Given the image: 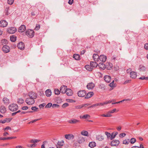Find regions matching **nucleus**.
Returning <instances> with one entry per match:
<instances>
[{
  "instance_id": "f257e3e1",
  "label": "nucleus",
  "mask_w": 148,
  "mask_h": 148,
  "mask_svg": "<svg viewBox=\"0 0 148 148\" xmlns=\"http://www.w3.org/2000/svg\"><path fill=\"white\" fill-rule=\"evenodd\" d=\"M9 109L11 111H15L18 110V106L16 104L12 103L10 104L9 106Z\"/></svg>"
},
{
  "instance_id": "f03ea898",
  "label": "nucleus",
  "mask_w": 148,
  "mask_h": 148,
  "mask_svg": "<svg viewBox=\"0 0 148 148\" xmlns=\"http://www.w3.org/2000/svg\"><path fill=\"white\" fill-rule=\"evenodd\" d=\"M26 34L30 38H32L34 35V32L33 30L29 29L27 30Z\"/></svg>"
},
{
  "instance_id": "7ed1b4c3",
  "label": "nucleus",
  "mask_w": 148,
  "mask_h": 148,
  "mask_svg": "<svg viewBox=\"0 0 148 148\" xmlns=\"http://www.w3.org/2000/svg\"><path fill=\"white\" fill-rule=\"evenodd\" d=\"M25 102L26 103L29 105H32L34 103L35 101L34 99L29 97L26 99Z\"/></svg>"
},
{
  "instance_id": "20e7f679",
  "label": "nucleus",
  "mask_w": 148,
  "mask_h": 148,
  "mask_svg": "<svg viewBox=\"0 0 148 148\" xmlns=\"http://www.w3.org/2000/svg\"><path fill=\"white\" fill-rule=\"evenodd\" d=\"M28 95L29 98H31L33 99H35L37 98L36 94L32 91L29 92Z\"/></svg>"
},
{
  "instance_id": "39448f33",
  "label": "nucleus",
  "mask_w": 148,
  "mask_h": 148,
  "mask_svg": "<svg viewBox=\"0 0 148 148\" xmlns=\"http://www.w3.org/2000/svg\"><path fill=\"white\" fill-rule=\"evenodd\" d=\"M2 50L4 53H6L10 51V49L8 46L4 45L2 48Z\"/></svg>"
},
{
  "instance_id": "423d86ee",
  "label": "nucleus",
  "mask_w": 148,
  "mask_h": 148,
  "mask_svg": "<svg viewBox=\"0 0 148 148\" xmlns=\"http://www.w3.org/2000/svg\"><path fill=\"white\" fill-rule=\"evenodd\" d=\"M119 141L118 140H113L111 143L112 146H117L119 144Z\"/></svg>"
},
{
  "instance_id": "0eeeda50",
  "label": "nucleus",
  "mask_w": 148,
  "mask_h": 148,
  "mask_svg": "<svg viewBox=\"0 0 148 148\" xmlns=\"http://www.w3.org/2000/svg\"><path fill=\"white\" fill-rule=\"evenodd\" d=\"M8 22L5 20L0 21V27H6L8 25Z\"/></svg>"
},
{
  "instance_id": "6e6552de",
  "label": "nucleus",
  "mask_w": 148,
  "mask_h": 148,
  "mask_svg": "<svg viewBox=\"0 0 148 148\" xmlns=\"http://www.w3.org/2000/svg\"><path fill=\"white\" fill-rule=\"evenodd\" d=\"M78 96L79 97H84L86 94L85 91L84 90H81L79 91L77 93Z\"/></svg>"
},
{
  "instance_id": "1a4fd4ad",
  "label": "nucleus",
  "mask_w": 148,
  "mask_h": 148,
  "mask_svg": "<svg viewBox=\"0 0 148 148\" xmlns=\"http://www.w3.org/2000/svg\"><path fill=\"white\" fill-rule=\"evenodd\" d=\"M68 122L71 124H76L79 122V121L75 119H72L68 120Z\"/></svg>"
},
{
  "instance_id": "9d476101",
  "label": "nucleus",
  "mask_w": 148,
  "mask_h": 148,
  "mask_svg": "<svg viewBox=\"0 0 148 148\" xmlns=\"http://www.w3.org/2000/svg\"><path fill=\"white\" fill-rule=\"evenodd\" d=\"M16 31V29L15 27H11L8 29V32L10 34H14Z\"/></svg>"
},
{
  "instance_id": "9b49d317",
  "label": "nucleus",
  "mask_w": 148,
  "mask_h": 148,
  "mask_svg": "<svg viewBox=\"0 0 148 148\" xmlns=\"http://www.w3.org/2000/svg\"><path fill=\"white\" fill-rule=\"evenodd\" d=\"M67 89V86H62L60 89V92L62 93H66V90Z\"/></svg>"
},
{
  "instance_id": "f8f14e48",
  "label": "nucleus",
  "mask_w": 148,
  "mask_h": 148,
  "mask_svg": "<svg viewBox=\"0 0 148 148\" xmlns=\"http://www.w3.org/2000/svg\"><path fill=\"white\" fill-rule=\"evenodd\" d=\"M85 139L83 137L79 135L78 136V143L79 144L83 143L85 142Z\"/></svg>"
},
{
  "instance_id": "ddd939ff",
  "label": "nucleus",
  "mask_w": 148,
  "mask_h": 148,
  "mask_svg": "<svg viewBox=\"0 0 148 148\" xmlns=\"http://www.w3.org/2000/svg\"><path fill=\"white\" fill-rule=\"evenodd\" d=\"M17 47L19 49L23 50L24 49V44L23 42H20L18 44Z\"/></svg>"
},
{
  "instance_id": "4468645a",
  "label": "nucleus",
  "mask_w": 148,
  "mask_h": 148,
  "mask_svg": "<svg viewBox=\"0 0 148 148\" xmlns=\"http://www.w3.org/2000/svg\"><path fill=\"white\" fill-rule=\"evenodd\" d=\"M95 85L92 82L89 83L87 85V87L88 89H92L95 87Z\"/></svg>"
},
{
  "instance_id": "2eb2a0df",
  "label": "nucleus",
  "mask_w": 148,
  "mask_h": 148,
  "mask_svg": "<svg viewBox=\"0 0 148 148\" xmlns=\"http://www.w3.org/2000/svg\"><path fill=\"white\" fill-rule=\"evenodd\" d=\"M107 59V57L104 55H101L99 56V60L103 62H105Z\"/></svg>"
},
{
  "instance_id": "dca6fc26",
  "label": "nucleus",
  "mask_w": 148,
  "mask_h": 148,
  "mask_svg": "<svg viewBox=\"0 0 148 148\" xmlns=\"http://www.w3.org/2000/svg\"><path fill=\"white\" fill-rule=\"evenodd\" d=\"M65 137L66 139L68 140L73 139L74 138V136L72 134H66Z\"/></svg>"
},
{
  "instance_id": "f3484780",
  "label": "nucleus",
  "mask_w": 148,
  "mask_h": 148,
  "mask_svg": "<svg viewBox=\"0 0 148 148\" xmlns=\"http://www.w3.org/2000/svg\"><path fill=\"white\" fill-rule=\"evenodd\" d=\"M26 29V27L24 25H22L18 29V32L22 33L24 32Z\"/></svg>"
},
{
  "instance_id": "a211bd4d",
  "label": "nucleus",
  "mask_w": 148,
  "mask_h": 148,
  "mask_svg": "<svg viewBox=\"0 0 148 148\" xmlns=\"http://www.w3.org/2000/svg\"><path fill=\"white\" fill-rule=\"evenodd\" d=\"M104 78L105 81L108 83L110 82L111 80V77L109 75H105Z\"/></svg>"
},
{
  "instance_id": "6ab92c4d",
  "label": "nucleus",
  "mask_w": 148,
  "mask_h": 148,
  "mask_svg": "<svg viewBox=\"0 0 148 148\" xmlns=\"http://www.w3.org/2000/svg\"><path fill=\"white\" fill-rule=\"evenodd\" d=\"M93 58L95 61H98L99 60V56L96 54H94L93 55Z\"/></svg>"
},
{
  "instance_id": "aec40b11",
  "label": "nucleus",
  "mask_w": 148,
  "mask_h": 148,
  "mask_svg": "<svg viewBox=\"0 0 148 148\" xmlns=\"http://www.w3.org/2000/svg\"><path fill=\"white\" fill-rule=\"evenodd\" d=\"M6 110L5 107L4 106H1L0 107V112L2 114H3L6 112Z\"/></svg>"
},
{
  "instance_id": "412c9836",
  "label": "nucleus",
  "mask_w": 148,
  "mask_h": 148,
  "mask_svg": "<svg viewBox=\"0 0 148 148\" xmlns=\"http://www.w3.org/2000/svg\"><path fill=\"white\" fill-rule=\"evenodd\" d=\"M66 94L69 96L72 95L73 94V92L72 90L69 88H68L66 90Z\"/></svg>"
},
{
  "instance_id": "4be33fe9",
  "label": "nucleus",
  "mask_w": 148,
  "mask_h": 148,
  "mask_svg": "<svg viewBox=\"0 0 148 148\" xmlns=\"http://www.w3.org/2000/svg\"><path fill=\"white\" fill-rule=\"evenodd\" d=\"M103 106V105L102 104V103H97L95 104H94L92 106H90L88 108H93L95 107H96L97 106Z\"/></svg>"
},
{
  "instance_id": "5701e85b",
  "label": "nucleus",
  "mask_w": 148,
  "mask_h": 148,
  "mask_svg": "<svg viewBox=\"0 0 148 148\" xmlns=\"http://www.w3.org/2000/svg\"><path fill=\"white\" fill-rule=\"evenodd\" d=\"M11 119L10 118H5L4 120H0V123H4L5 122H9L11 121Z\"/></svg>"
},
{
  "instance_id": "b1692460",
  "label": "nucleus",
  "mask_w": 148,
  "mask_h": 148,
  "mask_svg": "<svg viewBox=\"0 0 148 148\" xmlns=\"http://www.w3.org/2000/svg\"><path fill=\"white\" fill-rule=\"evenodd\" d=\"M137 76L136 73L135 72H130V77L132 78H135Z\"/></svg>"
},
{
  "instance_id": "393cba45",
  "label": "nucleus",
  "mask_w": 148,
  "mask_h": 148,
  "mask_svg": "<svg viewBox=\"0 0 148 148\" xmlns=\"http://www.w3.org/2000/svg\"><path fill=\"white\" fill-rule=\"evenodd\" d=\"M139 69L140 71H146L147 69L144 66L141 65L139 66Z\"/></svg>"
},
{
  "instance_id": "a878e982",
  "label": "nucleus",
  "mask_w": 148,
  "mask_h": 148,
  "mask_svg": "<svg viewBox=\"0 0 148 148\" xmlns=\"http://www.w3.org/2000/svg\"><path fill=\"white\" fill-rule=\"evenodd\" d=\"M90 64L93 69L94 67H97L98 65V64L96 61L91 62Z\"/></svg>"
},
{
  "instance_id": "bb28decb",
  "label": "nucleus",
  "mask_w": 148,
  "mask_h": 148,
  "mask_svg": "<svg viewBox=\"0 0 148 148\" xmlns=\"http://www.w3.org/2000/svg\"><path fill=\"white\" fill-rule=\"evenodd\" d=\"M94 95L93 92H88L86 96H85V98L86 99H88Z\"/></svg>"
},
{
  "instance_id": "cd10ccee",
  "label": "nucleus",
  "mask_w": 148,
  "mask_h": 148,
  "mask_svg": "<svg viewBox=\"0 0 148 148\" xmlns=\"http://www.w3.org/2000/svg\"><path fill=\"white\" fill-rule=\"evenodd\" d=\"M45 94L47 96L49 97L51 95V92L50 89H48L45 91Z\"/></svg>"
},
{
  "instance_id": "c85d7f7f",
  "label": "nucleus",
  "mask_w": 148,
  "mask_h": 148,
  "mask_svg": "<svg viewBox=\"0 0 148 148\" xmlns=\"http://www.w3.org/2000/svg\"><path fill=\"white\" fill-rule=\"evenodd\" d=\"M85 68L87 70L89 71H91L93 69V68L90 65H86L85 66Z\"/></svg>"
},
{
  "instance_id": "c756f323",
  "label": "nucleus",
  "mask_w": 148,
  "mask_h": 148,
  "mask_svg": "<svg viewBox=\"0 0 148 148\" xmlns=\"http://www.w3.org/2000/svg\"><path fill=\"white\" fill-rule=\"evenodd\" d=\"M88 146L91 148H93L96 146V143L94 142H90L88 145Z\"/></svg>"
},
{
  "instance_id": "7c9ffc66",
  "label": "nucleus",
  "mask_w": 148,
  "mask_h": 148,
  "mask_svg": "<svg viewBox=\"0 0 148 148\" xmlns=\"http://www.w3.org/2000/svg\"><path fill=\"white\" fill-rule=\"evenodd\" d=\"M73 57L75 60H79L80 59V56L78 54H75L73 56Z\"/></svg>"
},
{
  "instance_id": "2f4dec72",
  "label": "nucleus",
  "mask_w": 148,
  "mask_h": 148,
  "mask_svg": "<svg viewBox=\"0 0 148 148\" xmlns=\"http://www.w3.org/2000/svg\"><path fill=\"white\" fill-rule=\"evenodd\" d=\"M96 139L99 141H102L104 139V137L103 136H102L101 135H99L97 136L96 137Z\"/></svg>"
},
{
  "instance_id": "473e14b6",
  "label": "nucleus",
  "mask_w": 148,
  "mask_h": 148,
  "mask_svg": "<svg viewBox=\"0 0 148 148\" xmlns=\"http://www.w3.org/2000/svg\"><path fill=\"white\" fill-rule=\"evenodd\" d=\"M16 39V36H12L10 37V40L12 42H15Z\"/></svg>"
},
{
  "instance_id": "72a5a7b5",
  "label": "nucleus",
  "mask_w": 148,
  "mask_h": 148,
  "mask_svg": "<svg viewBox=\"0 0 148 148\" xmlns=\"http://www.w3.org/2000/svg\"><path fill=\"white\" fill-rule=\"evenodd\" d=\"M3 101L4 104H9V100L7 98H4L3 99Z\"/></svg>"
},
{
  "instance_id": "f704fd0d",
  "label": "nucleus",
  "mask_w": 148,
  "mask_h": 148,
  "mask_svg": "<svg viewBox=\"0 0 148 148\" xmlns=\"http://www.w3.org/2000/svg\"><path fill=\"white\" fill-rule=\"evenodd\" d=\"M81 134L82 135L85 136H88V132L87 131H83L81 132Z\"/></svg>"
},
{
  "instance_id": "c9c22d12",
  "label": "nucleus",
  "mask_w": 148,
  "mask_h": 148,
  "mask_svg": "<svg viewBox=\"0 0 148 148\" xmlns=\"http://www.w3.org/2000/svg\"><path fill=\"white\" fill-rule=\"evenodd\" d=\"M99 66L100 69L103 70L104 69L106 68L105 65L104 64H100Z\"/></svg>"
},
{
  "instance_id": "e433bc0d",
  "label": "nucleus",
  "mask_w": 148,
  "mask_h": 148,
  "mask_svg": "<svg viewBox=\"0 0 148 148\" xmlns=\"http://www.w3.org/2000/svg\"><path fill=\"white\" fill-rule=\"evenodd\" d=\"M24 102V100L22 98H19L18 99L17 103L19 104H21Z\"/></svg>"
},
{
  "instance_id": "4c0bfd02",
  "label": "nucleus",
  "mask_w": 148,
  "mask_h": 148,
  "mask_svg": "<svg viewBox=\"0 0 148 148\" xmlns=\"http://www.w3.org/2000/svg\"><path fill=\"white\" fill-rule=\"evenodd\" d=\"M64 144V141L62 140L61 141L58 142V146L62 147L63 145Z\"/></svg>"
},
{
  "instance_id": "58836bf2",
  "label": "nucleus",
  "mask_w": 148,
  "mask_h": 148,
  "mask_svg": "<svg viewBox=\"0 0 148 148\" xmlns=\"http://www.w3.org/2000/svg\"><path fill=\"white\" fill-rule=\"evenodd\" d=\"M136 141V139L134 138H132L130 139V143L132 144L134 143Z\"/></svg>"
},
{
  "instance_id": "ea45409f",
  "label": "nucleus",
  "mask_w": 148,
  "mask_h": 148,
  "mask_svg": "<svg viewBox=\"0 0 148 148\" xmlns=\"http://www.w3.org/2000/svg\"><path fill=\"white\" fill-rule=\"evenodd\" d=\"M112 64L111 63H107L106 65V66H107V67L109 69H110L111 68H112Z\"/></svg>"
},
{
  "instance_id": "a19ab883",
  "label": "nucleus",
  "mask_w": 148,
  "mask_h": 148,
  "mask_svg": "<svg viewBox=\"0 0 148 148\" xmlns=\"http://www.w3.org/2000/svg\"><path fill=\"white\" fill-rule=\"evenodd\" d=\"M99 88L102 89H105V86L103 84H101L99 86Z\"/></svg>"
},
{
  "instance_id": "79ce46f5",
  "label": "nucleus",
  "mask_w": 148,
  "mask_h": 148,
  "mask_svg": "<svg viewBox=\"0 0 148 148\" xmlns=\"http://www.w3.org/2000/svg\"><path fill=\"white\" fill-rule=\"evenodd\" d=\"M1 43L2 45H3L4 44L7 43L8 41L6 40L5 39H3L1 40Z\"/></svg>"
},
{
  "instance_id": "37998d69",
  "label": "nucleus",
  "mask_w": 148,
  "mask_h": 148,
  "mask_svg": "<svg viewBox=\"0 0 148 148\" xmlns=\"http://www.w3.org/2000/svg\"><path fill=\"white\" fill-rule=\"evenodd\" d=\"M105 134L107 136V137L108 138H110V139L111 135V134L110 133L107 132H105Z\"/></svg>"
},
{
  "instance_id": "c03bdc74",
  "label": "nucleus",
  "mask_w": 148,
  "mask_h": 148,
  "mask_svg": "<svg viewBox=\"0 0 148 148\" xmlns=\"http://www.w3.org/2000/svg\"><path fill=\"white\" fill-rule=\"evenodd\" d=\"M88 117H90L89 115L88 114L84 115L83 116H80V118L81 119H87Z\"/></svg>"
},
{
  "instance_id": "a18cd8bd",
  "label": "nucleus",
  "mask_w": 148,
  "mask_h": 148,
  "mask_svg": "<svg viewBox=\"0 0 148 148\" xmlns=\"http://www.w3.org/2000/svg\"><path fill=\"white\" fill-rule=\"evenodd\" d=\"M52 103H48L46 106H45V108H50L51 106H52Z\"/></svg>"
},
{
  "instance_id": "49530a36",
  "label": "nucleus",
  "mask_w": 148,
  "mask_h": 148,
  "mask_svg": "<svg viewBox=\"0 0 148 148\" xmlns=\"http://www.w3.org/2000/svg\"><path fill=\"white\" fill-rule=\"evenodd\" d=\"M55 94L57 95H58L60 93V91L58 89H55Z\"/></svg>"
},
{
  "instance_id": "de8ad7c7",
  "label": "nucleus",
  "mask_w": 148,
  "mask_h": 148,
  "mask_svg": "<svg viewBox=\"0 0 148 148\" xmlns=\"http://www.w3.org/2000/svg\"><path fill=\"white\" fill-rule=\"evenodd\" d=\"M8 9L9 8H8L7 7L6 8L4 12V13L5 15H9V14L8 13Z\"/></svg>"
},
{
  "instance_id": "09e8293b",
  "label": "nucleus",
  "mask_w": 148,
  "mask_h": 148,
  "mask_svg": "<svg viewBox=\"0 0 148 148\" xmlns=\"http://www.w3.org/2000/svg\"><path fill=\"white\" fill-rule=\"evenodd\" d=\"M112 102V101H110V100H109L108 101H105V102H104L103 103H102V104L103 105V106H104V105H105V104H107L108 103H111V102Z\"/></svg>"
},
{
  "instance_id": "8fccbe9b",
  "label": "nucleus",
  "mask_w": 148,
  "mask_h": 148,
  "mask_svg": "<svg viewBox=\"0 0 148 148\" xmlns=\"http://www.w3.org/2000/svg\"><path fill=\"white\" fill-rule=\"evenodd\" d=\"M14 0H8V3L10 5L12 4L14 2Z\"/></svg>"
},
{
  "instance_id": "3c124183",
  "label": "nucleus",
  "mask_w": 148,
  "mask_h": 148,
  "mask_svg": "<svg viewBox=\"0 0 148 148\" xmlns=\"http://www.w3.org/2000/svg\"><path fill=\"white\" fill-rule=\"evenodd\" d=\"M126 135V134L125 133H122L119 134V137L120 138H123L125 137Z\"/></svg>"
},
{
  "instance_id": "603ef678",
  "label": "nucleus",
  "mask_w": 148,
  "mask_h": 148,
  "mask_svg": "<svg viewBox=\"0 0 148 148\" xmlns=\"http://www.w3.org/2000/svg\"><path fill=\"white\" fill-rule=\"evenodd\" d=\"M130 143V141L127 140H125L123 141V143L125 145H128Z\"/></svg>"
},
{
  "instance_id": "864d4df0",
  "label": "nucleus",
  "mask_w": 148,
  "mask_h": 148,
  "mask_svg": "<svg viewBox=\"0 0 148 148\" xmlns=\"http://www.w3.org/2000/svg\"><path fill=\"white\" fill-rule=\"evenodd\" d=\"M116 109L114 108L112 110H110L108 112V113L109 114H112L114 113V112H115L116 111Z\"/></svg>"
},
{
  "instance_id": "5fc2aeb1",
  "label": "nucleus",
  "mask_w": 148,
  "mask_h": 148,
  "mask_svg": "<svg viewBox=\"0 0 148 148\" xmlns=\"http://www.w3.org/2000/svg\"><path fill=\"white\" fill-rule=\"evenodd\" d=\"M139 79L143 80V79H145V80H148V77H145L144 76H143L142 77H141L139 78Z\"/></svg>"
},
{
  "instance_id": "6e6d98bb",
  "label": "nucleus",
  "mask_w": 148,
  "mask_h": 148,
  "mask_svg": "<svg viewBox=\"0 0 148 148\" xmlns=\"http://www.w3.org/2000/svg\"><path fill=\"white\" fill-rule=\"evenodd\" d=\"M60 106L59 105L56 104H53L52 106V107L53 108H58Z\"/></svg>"
},
{
  "instance_id": "4d7b16f0",
  "label": "nucleus",
  "mask_w": 148,
  "mask_h": 148,
  "mask_svg": "<svg viewBox=\"0 0 148 148\" xmlns=\"http://www.w3.org/2000/svg\"><path fill=\"white\" fill-rule=\"evenodd\" d=\"M83 107H84V105H78V106H76L75 107V108L76 109H81V108H82Z\"/></svg>"
},
{
  "instance_id": "13d9d810",
  "label": "nucleus",
  "mask_w": 148,
  "mask_h": 148,
  "mask_svg": "<svg viewBox=\"0 0 148 148\" xmlns=\"http://www.w3.org/2000/svg\"><path fill=\"white\" fill-rule=\"evenodd\" d=\"M109 86L111 87H114L115 86V84H114V80H113L112 82L109 84Z\"/></svg>"
},
{
  "instance_id": "bf43d9fd",
  "label": "nucleus",
  "mask_w": 148,
  "mask_h": 148,
  "mask_svg": "<svg viewBox=\"0 0 148 148\" xmlns=\"http://www.w3.org/2000/svg\"><path fill=\"white\" fill-rule=\"evenodd\" d=\"M39 140H31V143H36L38 142L39 141Z\"/></svg>"
},
{
  "instance_id": "052dcab7",
  "label": "nucleus",
  "mask_w": 148,
  "mask_h": 148,
  "mask_svg": "<svg viewBox=\"0 0 148 148\" xmlns=\"http://www.w3.org/2000/svg\"><path fill=\"white\" fill-rule=\"evenodd\" d=\"M111 134V135L110 138V140H112L113 138H114L115 137V136L114 135V132L112 133Z\"/></svg>"
},
{
  "instance_id": "680f3d73",
  "label": "nucleus",
  "mask_w": 148,
  "mask_h": 148,
  "mask_svg": "<svg viewBox=\"0 0 148 148\" xmlns=\"http://www.w3.org/2000/svg\"><path fill=\"white\" fill-rule=\"evenodd\" d=\"M69 106V104L68 103H64L62 106V107L63 108H65L67 106Z\"/></svg>"
},
{
  "instance_id": "e2e57ef3",
  "label": "nucleus",
  "mask_w": 148,
  "mask_h": 148,
  "mask_svg": "<svg viewBox=\"0 0 148 148\" xmlns=\"http://www.w3.org/2000/svg\"><path fill=\"white\" fill-rule=\"evenodd\" d=\"M40 119H35V120H33V121H30L28 123L29 124H30V123H34L35 122H36V121H38V120H39Z\"/></svg>"
},
{
  "instance_id": "0e129e2a",
  "label": "nucleus",
  "mask_w": 148,
  "mask_h": 148,
  "mask_svg": "<svg viewBox=\"0 0 148 148\" xmlns=\"http://www.w3.org/2000/svg\"><path fill=\"white\" fill-rule=\"evenodd\" d=\"M38 109V108H36V106L32 107L31 108V109L34 111H36L37 109Z\"/></svg>"
},
{
  "instance_id": "69168bd1",
  "label": "nucleus",
  "mask_w": 148,
  "mask_h": 148,
  "mask_svg": "<svg viewBox=\"0 0 148 148\" xmlns=\"http://www.w3.org/2000/svg\"><path fill=\"white\" fill-rule=\"evenodd\" d=\"M45 105V103H43L42 104H40L39 106V107L40 108H42Z\"/></svg>"
},
{
  "instance_id": "338daca9",
  "label": "nucleus",
  "mask_w": 148,
  "mask_h": 148,
  "mask_svg": "<svg viewBox=\"0 0 148 148\" xmlns=\"http://www.w3.org/2000/svg\"><path fill=\"white\" fill-rule=\"evenodd\" d=\"M28 108V107L27 106H23L22 108V109L23 110H27Z\"/></svg>"
},
{
  "instance_id": "774afa93",
  "label": "nucleus",
  "mask_w": 148,
  "mask_h": 148,
  "mask_svg": "<svg viewBox=\"0 0 148 148\" xmlns=\"http://www.w3.org/2000/svg\"><path fill=\"white\" fill-rule=\"evenodd\" d=\"M144 48L147 50H148V44L146 43L145 44L144 46Z\"/></svg>"
}]
</instances>
